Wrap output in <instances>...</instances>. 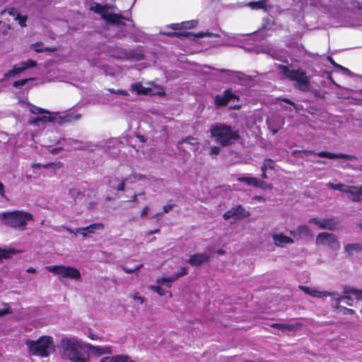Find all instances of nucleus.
<instances>
[{"mask_svg":"<svg viewBox=\"0 0 362 362\" xmlns=\"http://www.w3.org/2000/svg\"><path fill=\"white\" fill-rule=\"evenodd\" d=\"M176 277L173 275L169 276V277H163V278H160V279H157V283L158 284H167L168 287H170L171 286V284L173 282H174L175 281H176Z\"/></svg>","mask_w":362,"mask_h":362,"instance_id":"72a5a7b5","label":"nucleus"},{"mask_svg":"<svg viewBox=\"0 0 362 362\" xmlns=\"http://www.w3.org/2000/svg\"><path fill=\"white\" fill-rule=\"evenodd\" d=\"M174 206H175L174 204H168V205L163 206L162 214L168 213L174 207Z\"/></svg>","mask_w":362,"mask_h":362,"instance_id":"5fc2aeb1","label":"nucleus"},{"mask_svg":"<svg viewBox=\"0 0 362 362\" xmlns=\"http://www.w3.org/2000/svg\"><path fill=\"white\" fill-rule=\"evenodd\" d=\"M33 216L31 213L24 211H12L0 214V221L2 223L21 230H24L28 221H32Z\"/></svg>","mask_w":362,"mask_h":362,"instance_id":"7ed1b4c3","label":"nucleus"},{"mask_svg":"<svg viewBox=\"0 0 362 362\" xmlns=\"http://www.w3.org/2000/svg\"><path fill=\"white\" fill-rule=\"evenodd\" d=\"M301 326L302 324L300 322H296L293 324L275 323L273 324V329H279L282 332H290L296 331Z\"/></svg>","mask_w":362,"mask_h":362,"instance_id":"4be33fe9","label":"nucleus"},{"mask_svg":"<svg viewBox=\"0 0 362 362\" xmlns=\"http://www.w3.org/2000/svg\"><path fill=\"white\" fill-rule=\"evenodd\" d=\"M148 211H149V207L148 206H146L145 207H144V209H142V211L141 212V217H144L146 215H147Z\"/></svg>","mask_w":362,"mask_h":362,"instance_id":"13d9d810","label":"nucleus"},{"mask_svg":"<svg viewBox=\"0 0 362 362\" xmlns=\"http://www.w3.org/2000/svg\"><path fill=\"white\" fill-rule=\"evenodd\" d=\"M105 228L103 223H95L89 225L87 227L84 228H76V232L81 234L83 237H86L88 234L94 233L96 230H102Z\"/></svg>","mask_w":362,"mask_h":362,"instance_id":"dca6fc26","label":"nucleus"},{"mask_svg":"<svg viewBox=\"0 0 362 362\" xmlns=\"http://www.w3.org/2000/svg\"><path fill=\"white\" fill-rule=\"evenodd\" d=\"M209 261V256L205 253H196L192 255L187 261L192 266L198 267Z\"/></svg>","mask_w":362,"mask_h":362,"instance_id":"f3484780","label":"nucleus"},{"mask_svg":"<svg viewBox=\"0 0 362 362\" xmlns=\"http://www.w3.org/2000/svg\"><path fill=\"white\" fill-rule=\"evenodd\" d=\"M298 288L303 291L305 293L318 298H324L328 296L334 297L336 296V292H328L326 291H319L315 288H311L305 286H299Z\"/></svg>","mask_w":362,"mask_h":362,"instance_id":"ddd939ff","label":"nucleus"},{"mask_svg":"<svg viewBox=\"0 0 362 362\" xmlns=\"http://www.w3.org/2000/svg\"><path fill=\"white\" fill-rule=\"evenodd\" d=\"M267 165L266 164H264L262 166V177L263 178H267V175H266V170H267Z\"/></svg>","mask_w":362,"mask_h":362,"instance_id":"bf43d9fd","label":"nucleus"},{"mask_svg":"<svg viewBox=\"0 0 362 362\" xmlns=\"http://www.w3.org/2000/svg\"><path fill=\"white\" fill-rule=\"evenodd\" d=\"M199 23L198 20H191L182 22V29H192L197 26Z\"/></svg>","mask_w":362,"mask_h":362,"instance_id":"c9c22d12","label":"nucleus"},{"mask_svg":"<svg viewBox=\"0 0 362 362\" xmlns=\"http://www.w3.org/2000/svg\"><path fill=\"white\" fill-rule=\"evenodd\" d=\"M170 28L175 30H182V23H172L169 25Z\"/></svg>","mask_w":362,"mask_h":362,"instance_id":"864d4df0","label":"nucleus"},{"mask_svg":"<svg viewBox=\"0 0 362 362\" xmlns=\"http://www.w3.org/2000/svg\"><path fill=\"white\" fill-rule=\"evenodd\" d=\"M315 242L318 245L327 246L333 250H338L341 247L336 235L327 232L320 233L316 237Z\"/></svg>","mask_w":362,"mask_h":362,"instance_id":"6e6552de","label":"nucleus"},{"mask_svg":"<svg viewBox=\"0 0 362 362\" xmlns=\"http://www.w3.org/2000/svg\"><path fill=\"white\" fill-rule=\"evenodd\" d=\"M30 111L33 113V114H35V115H37V114H49L50 115L51 112L46 110V109H44V108H42V107H37L36 105H30Z\"/></svg>","mask_w":362,"mask_h":362,"instance_id":"f704fd0d","label":"nucleus"},{"mask_svg":"<svg viewBox=\"0 0 362 362\" xmlns=\"http://www.w3.org/2000/svg\"><path fill=\"white\" fill-rule=\"evenodd\" d=\"M33 78H24V79L19 80V81H16L13 83V86L16 88H21L23 86H25L28 83V81H33Z\"/></svg>","mask_w":362,"mask_h":362,"instance_id":"58836bf2","label":"nucleus"},{"mask_svg":"<svg viewBox=\"0 0 362 362\" xmlns=\"http://www.w3.org/2000/svg\"><path fill=\"white\" fill-rule=\"evenodd\" d=\"M149 289L156 292L159 296H163L165 295L166 291L159 286L151 285L148 286Z\"/></svg>","mask_w":362,"mask_h":362,"instance_id":"a19ab883","label":"nucleus"},{"mask_svg":"<svg viewBox=\"0 0 362 362\" xmlns=\"http://www.w3.org/2000/svg\"><path fill=\"white\" fill-rule=\"evenodd\" d=\"M315 154V152L313 151H293L291 153V155L295 158H304L305 157L310 155Z\"/></svg>","mask_w":362,"mask_h":362,"instance_id":"2f4dec72","label":"nucleus"},{"mask_svg":"<svg viewBox=\"0 0 362 362\" xmlns=\"http://www.w3.org/2000/svg\"><path fill=\"white\" fill-rule=\"evenodd\" d=\"M4 184L0 182V195L1 196V197L3 198H6V194H5V190H4Z\"/></svg>","mask_w":362,"mask_h":362,"instance_id":"4d7b16f0","label":"nucleus"},{"mask_svg":"<svg viewBox=\"0 0 362 362\" xmlns=\"http://www.w3.org/2000/svg\"><path fill=\"white\" fill-rule=\"evenodd\" d=\"M54 165H55V163H48L42 165V167L44 168H49L53 167Z\"/></svg>","mask_w":362,"mask_h":362,"instance_id":"e2e57ef3","label":"nucleus"},{"mask_svg":"<svg viewBox=\"0 0 362 362\" xmlns=\"http://www.w3.org/2000/svg\"><path fill=\"white\" fill-rule=\"evenodd\" d=\"M27 18L28 17L26 16H21L19 13H17L16 19L18 20V23L22 27L25 26Z\"/></svg>","mask_w":362,"mask_h":362,"instance_id":"de8ad7c7","label":"nucleus"},{"mask_svg":"<svg viewBox=\"0 0 362 362\" xmlns=\"http://www.w3.org/2000/svg\"><path fill=\"white\" fill-rule=\"evenodd\" d=\"M59 348L64 359L72 362H90L89 352L74 338H63L60 341Z\"/></svg>","mask_w":362,"mask_h":362,"instance_id":"f257e3e1","label":"nucleus"},{"mask_svg":"<svg viewBox=\"0 0 362 362\" xmlns=\"http://www.w3.org/2000/svg\"><path fill=\"white\" fill-rule=\"evenodd\" d=\"M134 299L139 300L140 303H143L144 302V298L141 296H134Z\"/></svg>","mask_w":362,"mask_h":362,"instance_id":"0e129e2a","label":"nucleus"},{"mask_svg":"<svg viewBox=\"0 0 362 362\" xmlns=\"http://www.w3.org/2000/svg\"><path fill=\"white\" fill-rule=\"evenodd\" d=\"M187 273H188L187 267H182L180 268V272H176L175 274H174V276L176 277V279H177L178 278H180L181 276H183L186 275Z\"/></svg>","mask_w":362,"mask_h":362,"instance_id":"a18cd8bd","label":"nucleus"},{"mask_svg":"<svg viewBox=\"0 0 362 362\" xmlns=\"http://www.w3.org/2000/svg\"><path fill=\"white\" fill-rule=\"evenodd\" d=\"M110 8L108 4L100 5L98 3H95L94 6L90 7V10L96 13H99L103 18V15L107 16L108 13L107 8Z\"/></svg>","mask_w":362,"mask_h":362,"instance_id":"bb28decb","label":"nucleus"},{"mask_svg":"<svg viewBox=\"0 0 362 362\" xmlns=\"http://www.w3.org/2000/svg\"><path fill=\"white\" fill-rule=\"evenodd\" d=\"M273 240L276 245L279 247H284L288 244H293L294 240L291 237L284 235L283 233H279L273 235Z\"/></svg>","mask_w":362,"mask_h":362,"instance_id":"5701e85b","label":"nucleus"},{"mask_svg":"<svg viewBox=\"0 0 362 362\" xmlns=\"http://www.w3.org/2000/svg\"><path fill=\"white\" fill-rule=\"evenodd\" d=\"M309 223L317 226L320 229H327L329 230H335L337 226V223L333 218H313L309 220Z\"/></svg>","mask_w":362,"mask_h":362,"instance_id":"9b49d317","label":"nucleus"},{"mask_svg":"<svg viewBox=\"0 0 362 362\" xmlns=\"http://www.w3.org/2000/svg\"><path fill=\"white\" fill-rule=\"evenodd\" d=\"M43 43L41 41L36 42L35 43L30 45V48L35 51V49H40L38 47L42 46ZM40 49H42V47Z\"/></svg>","mask_w":362,"mask_h":362,"instance_id":"6e6d98bb","label":"nucleus"},{"mask_svg":"<svg viewBox=\"0 0 362 362\" xmlns=\"http://www.w3.org/2000/svg\"><path fill=\"white\" fill-rule=\"evenodd\" d=\"M6 308L4 309H0V317H3L6 315L11 314L13 313V310L8 305V304H5Z\"/></svg>","mask_w":362,"mask_h":362,"instance_id":"c03bdc74","label":"nucleus"},{"mask_svg":"<svg viewBox=\"0 0 362 362\" xmlns=\"http://www.w3.org/2000/svg\"><path fill=\"white\" fill-rule=\"evenodd\" d=\"M86 346L88 349V350L91 351L93 355L96 356H100L103 354H110L112 352V348L109 346L102 347L88 344Z\"/></svg>","mask_w":362,"mask_h":362,"instance_id":"412c9836","label":"nucleus"},{"mask_svg":"<svg viewBox=\"0 0 362 362\" xmlns=\"http://www.w3.org/2000/svg\"><path fill=\"white\" fill-rule=\"evenodd\" d=\"M346 193L352 202H360L362 200V185H348Z\"/></svg>","mask_w":362,"mask_h":362,"instance_id":"2eb2a0df","label":"nucleus"},{"mask_svg":"<svg viewBox=\"0 0 362 362\" xmlns=\"http://www.w3.org/2000/svg\"><path fill=\"white\" fill-rule=\"evenodd\" d=\"M276 66L285 77L296 82L294 84L295 88L304 92L310 90V78L306 76L304 71L301 70H291L288 67L280 64Z\"/></svg>","mask_w":362,"mask_h":362,"instance_id":"39448f33","label":"nucleus"},{"mask_svg":"<svg viewBox=\"0 0 362 362\" xmlns=\"http://www.w3.org/2000/svg\"><path fill=\"white\" fill-rule=\"evenodd\" d=\"M344 250L348 256H352L362 251V245L360 243L346 244L344 245Z\"/></svg>","mask_w":362,"mask_h":362,"instance_id":"393cba45","label":"nucleus"},{"mask_svg":"<svg viewBox=\"0 0 362 362\" xmlns=\"http://www.w3.org/2000/svg\"><path fill=\"white\" fill-rule=\"evenodd\" d=\"M115 356L103 357L100 362H115Z\"/></svg>","mask_w":362,"mask_h":362,"instance_id":"3c124183","label":"nucleus"},{"mask_svg":"<svg viewBox=\"0 0 362 362\" xmlns=\"http://www.w3.org/2000/svg\"><path fill=\"white\" fill-rule=\"evenodd\" d=\"M238 181L240 182H245L249 186H253L255 187L265 188L266 182L258 178L253 177H239Z\"/></svg>","mask_w":362,"mask_h":362,"instance_id":"6ab92c4d","label":"nucleus"},{"mask_svg":"<svg viewBox=\"0 0 362 362\" xmlns=\"http://www.w3.org/2000/svg\"><path fill=\"white\" fill-rule=\"evenodd\" d=\"M220 148L218 146H214L211 147L210 154L211 155H218L220 153Z\"/></svg>","mask_w":362,"mask_h":362,"instance_id":"603ef678","label":"nucleus"},{"mask_svg":"<svg viewBox=\"0 0 362 362\" xmlns=\"http://www.w3.org/2000/svg\"><path fill=\"white\" fill-rule=\"evenodd\" d=\"M143 267V264H139L138 265L134 266V267H128L127 266H122V269L127 274H133L135 272H138L141 268Z\"/></svg>","mask_w":362,"mask_h":362,"instance_id":"e433bc0d","label":"nucleus"},{"mask_svg":"<svg viewBox=\"0 0 362 362\" xmlns=\"http://www.w3.org/2000/svg\"><path fill=\"white\" fill-rule=\"evenodd\" d=\"M326 185L331 189L338 190L344 193H346V189L348 187V185L342 183L333 184L332 182H328L326 184Z\"/></svg>","mask_w":362,"mask_h":362,"instance_id":"7c9ffc66","label":"nucleus"},{"mask_svg":"<svg viewBox=\"0 0 362 362\" xmlns=\"http://www.w3.org/2000/svg\"><path fill=\"white\" fill-rule=\"evenodd\" d=\"M18 251L13 248L9 250L2 249L0 247V258L1 261L4 259H8L11 255H15Z\"/></svg>","mask_w":362,"mask_h":362,"instance_id":"c756f323","label":"nucleus"},{"mask_svg":"<svg viewBox=\"0 0 362 362\" xmlns=\"http://www.w3.org/2000/svg\"><path fill=\"white\" fill-rule=\"evenodd\" d=\"M57 50V48L55 47H45L43 49H35V52H37V53H41V52H55Z\"/></svg>","mask_w":362,"mask_h":362,"instance_id":"49530a36","label":"nucleus"},{"mask_svg":"<svg viewBox=\"0 0 362 362\" xmlns=\"http://www.w3.org/2000/svg\"><path fill=\"white\" fill-rule=\"evenodd\" d=\"M317 155L320 158H327L329 159L341 158L346 160H355L356 157L355 156L347 155L344 153H332L325 151L318 152Z\"/></svg>","mask_w":362,"mask_h":362,"instance_id":"aec40b11","label":"nucleus"},{"mask_svg":"<svg viewBox=\"0 0 362 362\" xmlns=\"http://www.w3.org/2000/svg\"><path fill=\"white\" fill-rule=\"evenodd\" d=\"M337 309L339 310V313H341L344 315H353L355 313V311L354 310L343 306H339Z\"/></svg>","mask_w":362,"mask_h":362,"instance_id":"37998d69","label":"nucleus"},{"mask_svg":"<svg viewBox=\"0 0 362 362\" xmlns=\"http://www.w3.org/2000/svg\"><path fill=\"white\" fill-rule=\"evenodd\" d=\"M333 297L337 303L343 302L347 305L353 306L354 300H362V290H359L350 286H345L344 288V295L341 297Z\"/></svg>","mask_w":362,"mask_h":362,"instance_id":"423d86ee","label":"nucleus"},{"mask_svg":"<svg viewBox=\"0 0 362 362\" xmlns=\"http://www.w3.org/2000/svg\"><path fill=\"white\" fill-rule=\"evenodd\" d=\"M290 234L293 238H302L307 237L311 234V231L309 227L306 225L299 226L296 229L291 230Z\"/></svg>","mask_w":362,"mask_h":362,"instance_id":"b1692460","label":"nucleus"},{"mask_svg":"<svg viewBox=\"0 0 362 362\" xmlns=\"http://www.w3.org/2000/svg\"><path fill=\"white\" fill-rule=\"evenodd\" d=\"M132 88L136 92L137 94L146 95L148 93L147 88H144L141 83H134L132 85Z\"/></svg>","mask_w":362,"mask_h":362,"instance_id":"473e14b6","label":"nucleus"},{"mask_svg":"<svg viewBox=\"0 0 362 362\" xmlns=\"http://www.w3.org/2000/svg\"><path fill=\"white\" fill-rule=\"evenodd\" d=\"M218 255H223L226 254V251L223 249H219L216 251Z\"/></svg>","mask_w":362,"mask_h":362,"instance_id":"338daca9","label":"nucleus"},{"mask_svg":"<svg viewBox=\"0 0 362 362\" xmlns=\"http://www.w3.org/2000/svg\"><path fill=\"white\" fill-rule=\"evenodd\" d=\"M250 216V211L246 210L242 205L239 204L233 206L230 209L226 211L223 214V218L225 220H228L233 217H235V219H243Z\"/></svg>","mask_w":362,"mask_h":362,"instance_id":"9d476101","label":"nucleus"},{"mask_svg":"<svg viewBox=\"0 0 362 362\" xmlns=\"http://www.w3.org/2000/svg\"><path fill=\"white\" fill-rule=\"evenodd\" d=\"M25 71L21 62L20 64H17L13 66V69L8 71L7 73L4 74V78L6 79L11 76H15L18 74H20Z\"/></svg>","mask_w":362,"mask_h":362,"instance_id":"c85d7f7f","label":"nucleus"},{"mask_svg":"<svg viewBox=\"0 0 362 362\" xmlns=\"http://www.w3.org/2000/svg\"><path fill=\"white\" fill-rule=\"evenodd\" d=\"M209 131L216 142L223 147L233 145L240 138L238 130H233L231 126L223 123L214 124Z\"/></svg>","mask_w":362,"mask_h":362,"instance_id":"f03ea898","label":"nucleus"},{"mask_svg":"<svg viewBox=\"0 0 362 362\" xmlns=\"http://www.w3.org/2000/svg\"><path fill=\"white\" fill-rule=\"evenodd\" d=\"M21 64L25 70L37 66V62L33 59H28L26 62H21Z\"/></svg>","mask_w":362,"mask_h":362,"instance_id":"79ce46f5","label":"nucleus"},{"mask_svg":"<svg viewBox=\"0 0 362 362\" xmlns=\"http://www.w3.org/2000/svg\"><path fill=\"white\" fill-rule=\"evenodd\" d=\"M47 270L64 278H70L76 280L81 279V273L78 269L71 266L53 265L47 266Z\"/></svg>","mask_w":362,"mask_h":362,"instance_id":"0eeeda50","label":"nucleus"},{"mask_svg":"<svg viewBox=\"0 0 362 362\" xmlns=\"http://www.w3.org/2000/svg\"><path fill=\"white\" fill-rule=\"evenodd\" d=\"M27 272L28 273H35L36 272V269L33 267H29L27 269Z\"/></svg>","mask_w":362,"mask_h":362,"instance_id":"774afa93","label":"nucleus"},{"mask_svg":"<svg viewBox=\"0 0 362 362\" xmlns=\"http://www.w3.org/2000/svg\"><path fill=\"white\" fill-rule=\"evenodd\" d=\"M54 120V117L51 116H37L31 117L28 119V123L33 125H38L40 122L48 123Z\"/></svg>","mask_w":362,"mask_h":362,"instance_id":"a878e982","label":"nucleus"},{"mask_svg":"<svg viewBox=\"0 0 362 362\" xmlns=\"http://www.w3.org/2000/svg\"><path fill=\"white\" fill-rule=\"evenodd\" d=\"M117 94L122 95L124 96L129 95V93L127 90H122V89H118L117 90Z\"/></svg>","mask_w":362,"mask_h":362,"instance_id":"052dcab7","label":"nucleus"},{"mask_svg":"<svg viewBox=\"0 0 362 362\" xmlns=\"http://www.w3.org/2000/svg\"><path fill=\"white\" fill-rule=\"evenodd\" d=\"M168 37H187V38H192L194 39L195 37L197 38H202L204 37H220V35L218 33H214L211 32H198L197 33H193L192 32L189 31H181V32H168L164 33Z\"/></svg>","mask_w":362,"mask_h":362,"instance_id":"1a4fd4ad","label":"nucleus"},{"mask_svg":"<svg viewBox=\"0 0 362 362\" xmlns=\"http://www.w3.org/2000/svg\"><path fill=\"white\" fill-rule=\"evenodd\" d=\"M8 14H9L10 16H14L16 14L17 15V13H18L16 12V9H15L14 8H11L8 9Z\"/></svg>","mask_w":362,"mask_h":362,"instance_id":"680f3d73","label":"nucleus"},{"mask_svg":"<svg viewBox=\"0 0 362 362\" xmlns=\"http://www.w3.org/2000/svg\"><path fill=\"white\" fill-rule=\"evenodd\" d=\"M112 57L117 59H135L136 61H139L144 59V54L141 52H137L136 51L132 49V50H126L122 49L117 53L113 54Z\"/></svg>","mask_w":362,"mask_h":362,"instance_id":"f8f14e48","label":"nucleus"},{"mask_svg":"<svg viewBox=\"0 0 362 362\" xmlns=\"http://www.w3.org/2000/svg\"><path fill=\"white\" fill-rule=\"evenodd\" d=\"M234 98H238V96L233 94L230 89H226L222 95H217L215 97L214 103L218 107L226 106Z\"/></svg>","mask_w":362,"mask_h":362,"instance_id":"4468645a","label":"nucleus"},{"mask_svg":"<svg viewBox=\"0 0 362 362\" xmlns=\"http://www.w3.org/2000/svg\"><path fill=\"white\" fill-rule=\"evenodd\" d=\"M330 62H331V63H332L334 66H336V67H337V68L340 69H341V70H342L344 73L348 74V73H349V72H350V71H349V70L348 69H346V68H345V67H344V66H341V65H339V64H337V63H335L332 59H330Z\"/></svg>","mask_w":362,"mask_h":362,"instance_id":"8fccbe9b","label":"nucleus"},{"mask_svg":"<svg viewBox=\"0 0 362 362\" xmlns=\"http://www.w3.org/2000/svg\"><path fill=\"white\" fill-rule=\"evenodd\" d=\"M127 178H122L121 180V182L117 186L116 189L117 191H124L125 188V182H127Z\"/></svg>","mask_w":362,"mask_h":362,"instance_id":"09e8293b","label":"nucleus"},{"mask_svg":"<svg viewBox=\"0 0 362 362\" xmlns=\"http://www.w3.org/2000/svg\"><path fill=\"white\" fill-rule=\"evenodd\" d=\"M267 3V0H259L257 1H250L246 4V6L252 10L265 9Z\"/></svg>","mask_w":362,"mask_h":362,"instance_id":"cd10ccee","label":"nucleus"},{"mask_svg":"<svg viewBox=\"0 0 362 362\" xmlns=\"http://www.w3.org/2000/svg\"><path fill=\"white\" fill-rule=\"evenodd\" d=\"M30 354L47 357L54 351V341L50 336H42L37 340H28L25 342Z\"/></svg>","mask_w":362,"mask_h":362,"instance_id":"20e7f679","label":"nucleus"},{"mask_svg":"<svg viewBox=\"0 0 362 362\" xmlns=\"http://www.w3.org/2000/svg\"><path fill=\"white\" fill-rule=\"evenodd\" d=\"M115 362H136L127 355H115Z\"/></svg>","mask_w":362,"mask_h":362,"instance_id":"4c0bfd02","label":"nucleus"},{"mask_svg":"<svg viewBox=\"0 0 362 362\" xmlns=\"http://www.w3.org/2000/svg\"><path fill=\"white\" fill-rule=\"evenodd\" d=\"M103 18L109 23L117 25H124L125 23L124 20H128V18H125L122 14L109 13L107 16L103 15Z\"/></svg>","mask_w":362,"mask_h":362,"instance_id":"a211bd4d","label":"nucleus"},{"mask_svg":"<svg viewBox=\"0 0 362 362\" xmlns=\"http://www.w3.org/2000/svg\"><path fill=\"white\" fill-rule=\"evenodd\" d=\"M64 228H65V229H66L69 233L74 234V235H76V234L78 233L76 232V231H74L71 228H69V227H64Z\"/></svg>","mask_w":362,"mask_h":362,"instance_id":"69168bd1","label":"nucleus"},{"mask_svg":"<svg viewBox=\"0 0 362 362\" xmlns=\"http://www.w3.org/2000/svg\"><path fill=\"white\" fill-rule=\"evenodd\" d=\"M183 143H187L192 146H194V145L199 144L197 139H195L194 137L191 136H189L185 139H182L181 141H179L180 144H182Z\"/></svg>","mask_w":362,"mask_h":362,"instance_id":"ea45409f","label":"nucleus"}]
</instances>
